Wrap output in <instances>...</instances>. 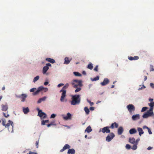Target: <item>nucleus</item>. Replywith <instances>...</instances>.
Masks as SVG:
<instances>
[{"instance_id":"nucleus-58","label":"nucleus","mask_w":154,"mask_h":154,"mask_svg":"<svg viewBox=\"0 0 154 154\" xmlns=\"http://www.w3.org/2000/svg\"><path fill=\"white\" fill-rule=\"evenodd\" d=\"M65 86L67 87V88H68L69 87V84L68 83H66V84Z\"/></svg>"},{"instance_id":"nucleus-35","label":"nucleus","mask_w":154,"mask_h":154,"mask_svg":"<svg viewBox=\"0 0 154 154\" xmlns=\"http://www.w3.org/2000/svg\"><path fill=\"white\" fill-rule=\"evenodd\" d=\"M99 77L98 76H96V77L94 78L93 79H91V80L93 81H96L99 79Z\"/></svg>"},{"instance_id":"nucleus-42","label":"nucleus","mask_w":154,"mask_h":154,"mask_svg":"<svg viewBox=\"0 0 154 154\" xmlns=\"http://www.w3.org/2000/svg\"><path fill=\"white\" fill-rule=\"evenodd\" d=\"M98 66H97V65L96 66L94 69V71H96V72H97L98 71Z\"/></svg>"},{"instance_id":"nucleus-10","label":"nucleus","mask_w":154,"mask_h":154,"mask_svg":"<svg viewBox=\"0 0 154 154\" xmlns=\"http://www.w3.org/2000/svg\"><path fill=\"white\" fill-rule=\"evenodd\" d=\"M27 95L25 94H22L20 96H17L18 98H21V101L24 102L26 98L27 97Z\"/></svg>"},{"instance_id":"nucleus-60","label":"nucleus","mask_w":154,"mask_h":154,"mask_svg":"<svg viewBox=\"0 0 154 154\" xmlns=\"http://www.w3.org/2000/svg\"><path fill=\"white\" fill-rule=\"evenodd\" d=\"M82 74H83V75H86V72H85V71H83V72H82Z\"/></svg>"},{"instance_id":"nucleus-64","label":"nucleus","mask_w":154,"mask_h":154,"mask_svg":"<svg viewBox=\"0 0 154 154\" xmlns=\"http://www.w3.org/2000/svg\"><path fill=\"white\" fill-rule=\"evenodd\" d=\"M5 89V86H4L2 87V90H4Z\"/></svg>"},{"instance_id":"nucleus-47","label":"nucleus","mask_w":154,"mask_h":154,"mask_svg":"<svg viewBox=\"0 0 154 154\" xmlns=\"http://www.w3.org/2000/svg\"><path fill=\"white\" fill-rule=\"evenodd\" d=\"M38 140L35 143V145L37 148L38 147Z\"/></svg>"},{"instance_id":"nucleus-50","label":"nucleus","mask_w":154,"mask_h":154,"mask_svg":"<svg viewBox=\"0 0 154 154\" xmlns=\"http://www.w3.org/2000/svg\"><path fill=\"white\" fill-rule=\"evenodd\" d=\"M150 86L152 88H154V84L153 83H150Z\"/></svg>"},{"instance_id":"nucleus-12","label":"nucleus","mask_w":154,"mask_h":154,"mask_svg":"<svg viewBox=\"0 0 154 154\" xmlns=\"http://www.w3.org/2000/svg\"><path fill=\"white\" fill-rule=\"evenodd\" d=\"M109 82V79L107 78H105L104 79L103 82H101L100 84L102 86H104L108 84Z\"/></svg>"},{"instance_id":"nucleus-18","label":"nucleus","mask_w":154,"mask_h":154,"mask_svg":"<svg viewBox=\"0 0 154 154\" xmlns=\"http://www.w3.org/2000/svg\"><path fill=\"white\" fill-rule=\"evenodd\" d=\"M118 124L116 122L112 123L111 125L110 126V128L113 129L114 128H117L118 127Z\"/></svg>"},{"instance_id":"nucleus-57","label":"nucleus","mask_w":154,"mask_h":154,"mask_svg":"<svg viewBox=\"0 0 154 154\" xmlns=\"http://www.w3.org/2000/svg\"><path fill=\"white\" fill-rule=\"evenodd\" d=\"M48 84V82H44V85H47Z\"/></svg>"},{"instance_id":"nucleus-6","label":"nucleus","mask_w":154,"mask_h":154,"mask_svg":"<svg viewBox=\"0 0 154 154\" xmlns=\"http://www.w3.org/2000/svg\"><path fill=\"white\" fill-rule=\"evenodd\" d=\"M60 92L62 93L60 101L61 102H63L64 99L66 97V90H61L60 91Z\"/></svg>"},{"instance_id":"nucleus-63","label":"nucleus","mask_w":154,"mask_h":154,"mask_svg":"<svg viewBox=\"0 0 154 154\" xmlns=\"http://www.w3.org/2000/svg\"><path fill=\"white\" fill-rule=\"evenodd\" d=\"M90 106H92V105H93V104H94V103H93V102H91L90 103Z\"/></svg>"},{"instance_id":"nucleus-8","label":"nucleus","mask_w":154,"mask_h":154,"mask_svg":"<svg viewBox=\"0 0 154 154\" xmlns=\"http://www.w3.org/2000/svg\"><path fill=\"white\" fill-rule=\"evenodd\" d=\"M127 107L130 113H131L133 111H134L135 109L134 106L132 104L128 105L127 106Z\"/></svg>"},{"instance_id":"nucleus-31","label":"nucleus","mask_w":154,"mask_h":154,"mask_svg":"<svg viewBox=\"0 0 154 154\" xmlns=\"http://www.w3.org/2000/svg\"><path fill=\"white\" fill-rule=\"evenodd\" d=\"M84 109L87 114H89L90 111L87 107H85L84 108Z\"/></svg>"},{"instance_id":"nucleus-37","label":"nucleus","mask_w":154,"mask_h":154,"mask_svg":"<svg viewBox=\"0 0 154 154\" xmlns=\"http://www.w3.org/2000/svg\"><path fill=\"white\" fill-rule=\"evenodd\" d=\"M148 109V108L146 107H144L142 108L141 112H143L145 111L146 109Z\"/></svg>"},{"instance_id":"nucleus-46","label":"nucleus","mask_w":154,"mask_h":154,"mask_svg":"<svg viewBox=\"0 0 154 154\" xmlns=\"http://www.w3.org/2000/svg\"><path fill=\"white\" fill-rule=\"evenodd\" d=\"M148 129V131L149 134H152V131H151L150 129L149 128V129Z\"/></svg>"},{"instance_id":"nucleus-5","label":"nucleus","mask_w":154,"mask_h":154,"mask_svg":"<svg viewBox=\"0 0 154 154\" xmlns=\"http://www.w3.org/2000/svg\"><path fill=\"white\" fill-rule=\"evenodd\" d=\"M109 128H110V127L106 126L104 127L103 128H101L99 132L101 131L103 133H109L110 132V130L109 129Z\"/></svg>"},{"instance_id":"nucleus-62","label":"nucleus","mask_w":154,"mask_h":154,"mask_svg":"<svg viewBox=\"0 0 154 154\" xmlns=\"http://www.w3.org/2000/svg\"><path fill=\"white\" fill-rule=\"evenodd\" d=\"M144 81H146V79H147V77L146 76H144Z\"/></svg>"},{"instance_id":"nucleus-59","label":"nucleus","mask_w":154,"mask_h":154,"mask_svg":"<svg viewBox=\"0 0 154 154\" xmlns=\"http://www.w3.org/2000/svg\"><path fill=\"white\" fill-rule=\"evenodd\" d=\"M153 100V99L152 98H150L149 99V101L150 102H152Z\"/></svg>"},{"instance_id":"nucleus-49","label":"nucleus","mask_w":154,"mask_h":154,"mask_svg":"<svg viewBox=\"0 0 154 154\" xmlns=\"http://www.w3.org/2000/svg\"><path fill=\"white\" fill-rule=\"evenodd\" d=\"M68 88H67L66 86H64L63 87L61 90H66V89H67Z\"/></svg>"},{"instance_id":"nucleus-25","label":"nucleus","mask_w":154,"mask_h":154,"mask_svg":"<svg viewBox=\"0 0 154 154\" xmlns=\"http://www.w3.org/2000/svg\"><path fill=\"white\" fill-rule=\"evenodd\" d=\"M150 106V110H153V106H154V102H152L148 104Z\"/></svg>"},{"instance_id":"nucleus-7","label":"nucleus","mask_w":154,"mask_h":154,"mask_svg":"<svg viewBox=\"0 0 154 154\" xmlns=\"http://www.w3.org/2000/svg\"><path fill=\"white\" fill-rule=\"evenodd\" d=\"M115 134L113 133L112 132L108 135L106 138V140L107 142H109L115 137Z\"/></svg>"},{"instance_id":"nucleus-30","label":"nucleus","mask_w":154,"mask_h":154,"mask_svg":"<svg viewBox=\"0 0 154 154\" xmlns=\"http://www.w3.org/2000/svg\"><path fill=\"white\" fill-rule=\"evenodd\" d=\"M93 65L91 63H90L88 65L87 68L91 70L93 68Z\"/></svg>"},{"instance_id":"nucleus-33","label":"nucleus","mask_w":154,"mask_h":154,"mask_svg":"<svg viewBox=\"0 0 154 154\" xmlns=\"http://www.w3.org/2000/svg\"><path fill=\"white\" fill-rule=\"evenodd\" d=\"M49 122V120H42V121L41 124L42 125H45V123H48Z\"/></svg>"},{"instance_id":"nucleus-32","label":"nucleus","mask_w":154,"mask_h":154,"mask_svg":"<svg viewBox=\"0 0 154 154\" xmlns=\"http://www.w3.org/2000/svg\"><path fill=\"white\" fill-rule=\"evenodd\" d=\"M74 74L76 76H81L82 75L81 74L78 72H73Z\"/></svg>"},{"instance_id":"nucleus-36","label":"nucleus","mask_w":154,"mask_h":154,"mask_svg":"<svg viewBox=\"0 0 154 154\" xmlns=\"http://www.w3.org/2000/svg\"><path fill=\"white\" fill-rule=\"evenodd\" d=\"M39 76H37L34 78L33 82H35L36 81H37L39 79Z\"/></svg>"},{"instance_id":"nucleus-4","label":"nucleus","mask_w":154,"mask_h":154,"mask_svg":"<svg viewBox=\"0 0 154 154\" xmlns=\"http://www.w3.org/2000/svg\"><path fill=\"white\" fill-rule=\"evenodd\" d=\"M154 116V113L153 110H150L149 109L144 114L142 117L143 118H146L149 117Z\"/></svg>"},{"instance_id":"nucleus-9","label":"nucleus","mask_w":154,"mask_h":154,"mask_svg":"<svg viewBox=\"0 0 154 154\" xmlns=\"http://www.w3.org/2000/svg\"><path fill=\"white\" fill-rule=\"evenodd\" d=\"M38 116H39L42 119H44L47 117L45 113L42 112V110H39Z\"/></svg>"},{"instance_id":"nucleus-56","label":"nucleus","mask_w":154,"mask_h":154,"mask_svg":"<svg viewBox=\"0 0 154 154\" xmlns=\"http://www.w3.org/2000/svg\"><path fill=\"white\" fill-rule=\"evenodd\" d=\"M152 149V147H151V146H149L147 148V149L148 150H150Z\"/></svg>"},{"instance_id":"nucleus-41","label":"nucleus","mask_w":154,"mask_h":154,"mask_svg":"<svg viewBox=\"0 0 154 154\" xmlns=\"http://www.w3.org/2000/svg\"><path fill=\"white\" fill-rule=\"evenodd\" d=\"M36 89V88H33L32 89H31L30 90V92H33Z\"/></svg>"},{"instance_id":"nucleus-54","label":"nucleus","mask_w":154,"mask_h":154,"mask_svg":"<svg viewBox=\"0 0 154 154\" xmlns=\"http://www.w3.org/2000/svg\"><path fill=\"white\" fill-rule=\"evenodd\" d=\"M46 66L48 67V66H51V64L50 63H47L46 65Z\"/></svg>"},{"instance_id":"nucleus-43","label":"nucleus","mask_w":154,"mask_h":154,"mask_svg":"<svg viewBox=\"0 0 154 154\" xmlns=\"http://www.w3.org/2000/svg\"><path fill=\"white\" fill-rule=\"evenodd\" d=\"M56 116V115L54 114H52L51 116V118H55Z\"/></svg>"},{"instance_id":"nucleus-26","label":"nucleus","mask_w":154,"mask_h":154,"mask_svg":"<svg viewBox=\"0 0 154 154\" xmlns=\"http://www.w3.org/2000/svg\"><path fill=\"white\" fill-rule=\"evenodd\" d=\"M129 141L132 144H134L135 143V139L134 137L129 138Z\"/></svg>"},{"instance_id":"nucleus-20","label":"nucleus","mask_w":154,"mask_h":154,"mask_svg":"<svg viewBox=\"0 0 154 154\" xmlns=\"http://www.w3.org/2000/svg\"><path fill=\"white\" fill-rule=\"evenodd\" d=\"M137 131L139 132V134L140 136H141V135L144 133V131L141 128L138 127L137 128Z\"/></svg>"},{"instance_id":"nucleus-11","label":"nucleus","mask_w":154,"mask_h":154,"mask_svg":"<svg viewBox=\"0 0 154 154\" xmlns=\"http://www.w3.org/2000/svg\"><path fill=\"white\" fill-rule=\"evenodd\" d=\"M43 88H44L42 86L38 87L37 90L33 93V94L34 95L37 94L40 91L43 90Z\"/></svg>"},{"instance_id":"nucleus-1","label":"nucleus","mask_w":154,"mask_h":154,"mask_svg":"<svg viewBox=\"0 0 154 154\" xmlns=\"http://www.w3.org/2000/svg\"><path fill=\"white\" fill-rule=\"evenodd\" d=\"M82 82L81 80H73L71 84H72V87L76 89L75 90V92L77 93L78 92L80 91L82 89L81 87L82 86Z\"/></svg>"},{"instance_id":"nucleus-39","label":"nucleus","mask_w":154,"mask_h":154,"mask_svg":"<svg viewBox=\"0 0 154 154\" xmlns=\"http://www.w3.org/2000/svg\"><path fill=\"white\" fill-rule=\"evenodd\" d=\"M3 116L6 118H8L9 116V115L8 114H6L5 113L3 112Z\"/></svg>"},{"instance_id":"nucleus-21","label":"nucleus","mask_w":154,"mask_h":154,"mask_svg":"<svg viewBox=\"0 0 154 154\" xmlns=\"http://www.w3.org/2000/svg\"><path fill=\"white\" fill-rule=\"evenodd\" d=\"M129 132L130 134H132L136 133L137 131L135 128H133L129 130Z\"/></svg>"},{"instance_id":"nucleus-48","label":"nucleus","mask_w":154,"mask_h":154,"mask_svg":"<svg viewBox=\"0 0 154 154\" xmlns=\"http://www.w3.org/2000/svg\"><path fill=\"white\" fill-rule=\"evenodd\" d=\"M64 85V84H63V83H60V84H59L58 85H57V86L58 87H60L61 86H62L63 85Z\"/></svg>"},{"instance_id":"nucleus-2","label":"nucleus","mask_w":154,"mask_h":154,"mask_svg":"<svg viewBox=\"0 0 154 154\" xmlns=\"http://www.w3.org/2000/svg\"><path fill=\"white\" fill-rule=\"evenodd\" d=\"M2 125L5 127L6 128H8V130L10 132H12L13 131V122L11 120H9L8 122L6 124V121L5 119H2Z\"/></svg>"},{"instance_id":"nucleus-28","label":"nucleus","mask_w":154,"mask_h":154,"mask_svg":"<svg viewBox=\"0 0 154 154\" xmlns=\"http://www.w3.org/2000/svg\"><path fill=\"white\" fill-rule=\"evenodd\" d=\"M2 110L3 111H6L8 109L7 105H4L3 104L2 105Z\"/></svg>"},{"instance_id":"nucleus-44","label":"nucleus","mask_w":154,"mask_h":154,"mask_svg":"<svg viewBox=\"0 0 154 154\" xmlns=\"http://www.w3.org/2000/svg\"><path fill=\"white\" fill-rule=\"evenodd\" d=\"M42 101H45L46 98V97H44L42 98H40Z\"/></svg>"},{"instance_id":"nucleus-17","label":"nucleus","mask_w":154,"mask_h":154,"mask_svg":"<svg viewBox=\"0 0 154 154\" xmlns=\"http://www.w3.org/2000/svg\"><path fill=\"white\" fill-rule=\"evenodd\" d=\"M72 59H69V58L68 57H66L64 59V64H68L71 60Z\"/></svg>"},{"instance_id":"nucleus-16","label":"nucleus","mask_w":154,"mask_h":154,"mask_svg":"<svg viewBox=\"0 0 154 154\" xmlns=\"http://www.w3.org/2000/svg\"><path fill=\"white\" fill-rule=\"evenodd\" d=\"M132 119L134 121L138 120L140 119V115L139 114H136L133 115L132 117Z\"/></svg>"},{"instance_id":"nucleus-52","label":"nucleus","mask_w":154,"mask_h":154,"mask_svg":"<svg viewBox=\"0 0 154 154\" xmlns=\"http://www.w3.org/2000/svg\"><path fill=\"white\" fill-rule=\"evenodd\" d=\"M149 128H148V127L146 126V125L144 126L143 127V129H149Z\"/></svg>"},{"instance_id":"nucleus-34","label":"nucleus","mask_w":154,"mask_h":154,"mask_svg":"<svg viewBox=\"0 0 154 154\" xmlns=\"http://www.w3.org/2000/svg\"><path fill=\"white\" fill-rule=\"evenodd\" d=\"M137 144L135 143V144H134L133 146L131 148L134 150L136 149L137 148Z\"/></svg>"},{"instance_id":"nucleus-24","label":"nucleus","mask_w":154,"mask_h":154,"mask_svg":"<svg viewBox=\"0 0 154 154\" xmlns=\"http://www.w3.org/2000/svg\"><path fill=\"white\" fill-rule=\"evenodd\" d=\"M75 153V151L73 149H69L67 152L68 154H74Z\"/></svg>"},{"instance_id":"nucleus-14","label":"nucleus","mask_w":154,"mask_h":154,"mask_svg":"<svg viewBox=\"0 0 154 154\" xmlns=\"http://www.w3.org/2000/svg\"><path fill=\"white\" fill-rule=\"evenodd\" d=\"M70 147V146L69 145L66 144L64 145L62 149L60 150V152H62L66 149H69Z\"/></svg>"},{"instance_id":"nucleus-40","label":"nucleus","mask_w":154,"mask_h":154,"mask_svg":"<svg viewBox=\"0 0 154 154\" xmlns=\"http://www.w3.org/2000/svg\"><path fill=\"white\" fill-rule=\"evenodd\" d=\"M150 71H154V69H153V66L152 65H150Z\"/></svg>"},{"instance_id":"nucleus-55","label":"nucleus","mask_w":154,"mask_h":154,"mask_svg":"<svg viewBox=\"0 0 154 154\" xmlns=\"http://www.w3.org/2000/svg\"><path fill=\"white\" fill-rule=\"evenodd\" d=\"M90 109L91 110H93L94 109V107H91L90 108Z\"/></svg>"},{"instance_id":"nucleus-53","label":"nucleus","mask_w":154,"mask_h":154,"mask_svg":"<svg viewBox=\"0 0 154 154\" xmlns=\"http://www.w3.org/2000/svg\"><path fill=\"white\" fill-rule=\"evenodd\" d=\"M42 100H41V98H40L38 100V101L37 103H41L42 102Z\"/></svg>"},{"instance_id":"nucleus-61","label":"nucleus","mask_w":154,"mask_h":154,"mask_svg":"<svg viewBox=\"0 0 154 154\" xmlns=\"http://www.w3.org/2000/svg\"><path fill=\"white\" fill-rule=\"evenodd\" d=\"M54 122H51L50 124L51 125H54Z\"/></svg>"},{"instance_id":"nucleus-38","label":"nucleus","mask_w":154,"mask_h":154,"mask_svg":"<svg viewBox=\"0 0 154 154\" xmlns=\"http://www.w3.org/2000/svg\"><path fill=\"white\" fill-rule=\"evenodd\" d=\"M125 147L127 149H130L131 148L130 145L129 144H127L126 145Z\"/></svg>"},{"instance_id":"nucleus-29","label":"nucleus","mask_w":154,"mask_h":154,"mask_svg":"<svg viewBox=\"0 0 154 154\" xmlns=\"http://www.w3.org/2000/svg\"><path fill=\"white\" fill-rule=\"evenodd\" d=\"M23 111L25 114H27L29 112V109L28 107L26 108H23Z\"/></svg>"},{"instance_id":"nucleus-13","label":"nucleus","mask_w":154,"mask_h":154,"mask_svg":"<svg viewBox=\"0 0 154 154\" xmlns=\"http://www.w3.org/2000/svg\"><path fill=\"white\" fill-rule=\"evenodd\" d=\"M63 119L65 120H68L71 119V115L69 112L67 114L66 116H63Z\"/></svg>"},{"instance_id":"nucleus-3","label":"nucleus","mask_w":154,"mask_h":154,"mask_svg":"<svg viewBox=\"0 0 154 154\" xmlns=\"http://www.w3.org/2000/svg\"><path fill=\"white\" fill-rule=\"evenodd\" d=\"M72 99L71 105H75L78 104L80 103L81 101L80 95H73L72 96Z\"/></svg>"},{"instance_id":"nucleus-51","label":"nucleus","mask_w":154,"mask_h":154,"mask_svg":"<svg viewBox=\"0 0 154 154\" xmlns=\"http://www.w3.org/2000/svg\"><path fill=\"white\" fill-rule=\"evenodd\" d=\"M43 90H44V92H46L48 91V88H44L43 89Z\"/></svg>"},{"instance_id":"nucleus-22","label":"nucleus","mask_w":154,"mask_h":154,"mask_svg":"<svg viewBox=\"0 0 154 154\" xmlns=\"http://www.w3.org/2000/svg\"><path fill=\"white\" fill-rule=\"evenodd\" d=\"M49 68V67L47 66H44L42 69L43 73L44 74H45Z\"/></svg>"},{"instance_id":"nucleus-23","label":"nucleus","mask_w":154,"mask_h":154,"mask_svg":"<svg viewBox=\"0 0 154 154\" xmlns=\"http://www.w3.org/2000/svg\"><path fill=\"white\" fill-rule=\"evenodd\" d=\"M45 60L52 63H55V61L54 59L50 58H47Z\"/></svg>"},{"instance_id":"nucleus-27","label":"nucleus","mask_w":154,"mask_h":154,"mask_svg":"<svg viewBox=\"0 0 154 154\" xmlns=\"http://www.w3.org/2000/svg\"><path fill=\"white\" fill-rule=\"evenodd\" d=\"M92 131V129L90 126H88L85 130V132H87L88 133H90Z\"/></svg>"},{"instance_id":"nucleus-45","label":"nucleus","mask_w":154,"mask_h":154,"mask_svg":"<svg viewBox=\"0 0 154 154\" xmlns=\"http://www.w3.org/2000/svg\"><path fill=\"white\" fill-rule=\"evenodd\" d=\"M140 140V139L139 138H138L137 139L136 141H135V143L137 145L138 142Z\"/></svg>"},{"instance_id":"nucleus-15","label":"nucleus","mask_w":154,"mask_h":154,"mask_svg":"<svg viewBox=\"0 0 154 154\" xmlns=\"http://www.w3.org/2000/svg\"><path fill=\"white\" fill-rule=\"evenodd\" d=\"M139 57L138 56L133 57H128V59L130 60H136L139 59Z\"/></svg>"},{"instance_id":"nucleus-19","label":"nucleus","mask_w":154,"mask_h":154,"mask_svg":"<svg viewBox=\"0 0 154 154\" xmlns=\"http://www.w3.org/2000/svg\"><path fill=\"white\" fill-rule=\"evenodd\" d=\"M123 129L122 127H120L118 130V134L119 135H121L123 131Z\"/></svg>"}]
</instances>
